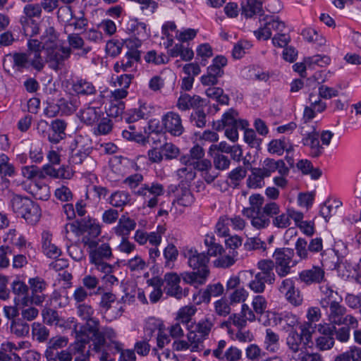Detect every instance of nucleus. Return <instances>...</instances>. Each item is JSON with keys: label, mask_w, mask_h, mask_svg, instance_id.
Returning <instances> with one entry per match:
<instances>
[{"label": "nucleus", "mask_w": 361, "mask_h": 361, "mask_svg": "<svg viewBox=\"0 0 361 361\" xmlns=\"http://www.w3.org/2000/svg\"><path fill=\"white\" fill-rule=\"evenodd\" d=\"M212 355L220 361H238L241 359L242 352L235 346L227 348V342L220 340L212 350Z\"/></svg>", "instance_id": "1a4fd4ad"}, {"label": "nucleus", "mask_w": 361, "mask_h": 361, "mask_svg": "<svg viewBox=\"0 0 361 361\" xmlns=\"http://www.w3.org/2000/svg\"><path fill=\"white\" fill-rule=\"evenodd\" d=\"M12 290L14 294L19 297H23V303L27 304L29 298L26 297L28 292L27 286L22 281H16L12 283Z\"/></svg>", "instance_id": "4d7b16f0"}, {"label": "nucleus", "mask_w": 361, "mask_h": 361, "mask_svg": "<svg viewBox=\"0 0 361 361\" xmlns=\"http://www.w3.org/2000/svg\"><path fill=\"white\" fill-rule=\"evenodd\" d=\"M260 21L264 23H261V26L257 30L255 31V35L258 39L267 40L271 37L272 30L280 32L285 29V23L279 20V18L267 16Z\"/></svg>", "instance_id": "423d86ee"}, {"label": "nucleus", "mask_w": 361, "mask_h": 361, "mask_svg": "<svg viewBox=\"0 0 361 361\" xmlns=\"http://www.w3.org/2000/svg\"><path fill=\"white\" fill-rule=\"evenodd\" d=\"M140 60V51H128L120 62H117L114 64V71L117 73L126 71L128 68L133 67L134 62H137Z\"/></svg>", "instance_id": "4be33fe9"}, {"label": "nucleus", "mask_w": 361, "mask_h": 361, "mask_svg": "<svg viewBox=\"0 0 361 361\" xmlns=\"http://www.w3.org/2000/svg\"><path fill=\"white\" fill-rule=\"evenodd\" d=\"M73 90L77 94H93L96 92V89L92 82L86 80H78L73 85Z\"/></svg>", "instance_id": "e433bc0d"}, {"label": "nucleus", "mask_w": 361, "mask_h": 361, "mask_svg": "<svg viewBox=\"0 0 361 361\" xmlns=\"http://www.w3.org/2000/svg\"><path fill=\"white\" fill-rule=\"evenodd\" d=\"M95 331H90L92 338V350L98 355L100 361H113L114 356L121 350V343L116 341V333L109 326L94 327Z\"/></svg>", "instance_id": "f257e3e1"}, {"label": "nucleus", "mask_w": 361, "mask_h": 361, "mask_svg": "<svg viewBox=\"0 0 361 361\" xmlns=\"http://www.w3.org/2000/svg\"><path fill=\"white\" fill-rule=\"evenodd\" d=\"M112 257V250L108 243H102L96 249L90 251V261L108 260Z\"/></svg>", "instance_id": "7c9ffc66"}, {"label": "nucleus", "mask_w": 361, "mask_h": 361, "mask_svg": "<svg viewBox=\"0 0 361 361\" xmlns=\"http://www.w3.org/2000/svg\"><path fill=\"white\" fill-rule=\"evenodd\" d=\"M130 195L124 191H117L110 197L109 203L115 207H123L129 203Z\"/></svg>", "instance_id": "a19ab883"}, {"label": "nucleus", "mask_w": 361, "mask_h": 361, "mask_svg": "<svg viewBox=\"0 0 361 361\" xmlns=\"http://www.w3.org/2000/svg\"><path fill=\"white\" fill-rule=\"evenodd\" d=\"M32 334L34 338L39 342L47 341L49 336V329L39 322H34L32 324Z\"/></svg>", "instance_id": "ea45409f"}, {"label": "nucleus", "mask_w": 361, "mask_h": 361, "mask_svg": "<svg viewBox=\"0 0 361 361\" xmlns=\"http://www.w3.org/2000/svg\"><path fill=\"white\" fill-rule=\"evenodd\" d=\"M135 226L136 223L133 219L123 215L119 219L118 224L115 228V231L117 235L126 238L130 231L135 228Z\"/></svg>", "instance_id": "c85d7f7f"}, {"label": "nucleus", "mask_w": 361, "mask_h": 361, "mask_svg": "<svg viewBox=\"0 0 361 361\" xmlns=\"http://www.w3.org/2000/svg\"><path fill=\"white\" fill-rule=\"evenodd\" d=\"M68 42L72 48L82 49L81 55H85L91 50L90 47H84L85 42L78 34H70L68 36Z\"/></svg>", "instance_id": "de8ad7c7"}, {"label": "nucleus", "mask_w": 361, "mask_h": 361, "mask_svg": "<svg viewBox=\"0 0 361 361\" xmlns=\"http://www.w3.org/2000/svg\"><path fill=\"white\" fill-rule=\"evenodd\" d=\"M294 251L290 248H278L273 255L274 259V267L277 275L283 278L288 275L291 271V268L294 267L298 262L294 260Z\"/></svg>", "instance_id": "7ed1b4c3"}, {"label": "nucleus", "mask_w": 361, "mask_h": 361, "mask_svg": "<svg viewBox=\"0 0 361 361\" xmlns=\"http://www.w3.org/2000/svg\"><path fill=\"white\" fill-rule=\"evenodd\" d=\"M88 331L80 329L75 331V340L69 346V350L74 354H82L87 353L86 346L90 344L92 336L90 337Z\"/></svg>", "instance_id": "f3484780"}, {"label": "nucleus", "mask_w": 361, "mask_h": 361, "mask_svg": "<svg viewBox=\"0 0 361 361\" xmlns=\"http://www.w3.org/2000/svg\"><path fill=\"white\" fill-rule=\"evenodd\" d=\"M16 349L15 345L8 342L2 344L0 349V361H21V358L12 350Z\"/></svg>", "instance_id": "f704fd0d"}, {"label": "nucleus", "mask_w": 361, "mask_h": 361, "mask_svg": "<svg viewBox=\"0 0 361 361\" xmlns=\"http://www.w3.org/2000/svg\"><path fill=\"white\" fill-rule=\"evenodd\" d=\"M29 284L30 285L32 294L29 300L31 303L36 305H41L46 298V295L44 293L46 289L45 281L38 277L30 279Z\"/></svg>", "instance_id": "dca6fc26"}, {"label": "nucleus", "mask_w": 361, "mask_h": 361, "mask_svg": "<svg viewBox=\"0 0 361 361\" xmlns=\"http://www.w3.org/2000/svg\"><path fill=\"white\" fill-rule=\"evenodd\" d=\"M301 35L309 42H315L319 45H322L325 42L324 38L318 34V32L312 28H306L302 30Z\"/></svg>", "instance_id": "5fc2aeb1"}, {"label": "nucleus", "mask_w": 361, "mask_h": 361, "mask_svg": "<svg viewBox=\"0 0 361 361\" xmlns=\"http://www.w3.org/2000/svg\"><path fill=\"white\" fill-rule=\"evenodd\" d=\"M188 259V266L199 272V274L208 276L209 270L208 267L209 257L204 252H198L196 250H189L185 253Z\"/></svg>", "instance_id": "0eeeda50"}, {"label": "nucleus", "mask_w": 361, "mask_h": 361, "mask_svg": "<svg viewBox=\"0 0 361 361\" xmlns=\"http://www.w3.org/2000/svg\"><path fill=\"white\" fill-rule=\"evenodd\" d=\"M202 102L203 100L200 96H191L185 93L181 94L179 97L177 106L179 109L185 111L190 108L199 107Z\"/></svg>", "instance_id": "b1692460"}, {"label": "nucleus", "mask_w": 361, "mask_h": 361, "mask_svg": "<svg viewBox=\"0 0 361 361\" xmlns=\"http://www.w3.org/2000/svg\"><path fill=\"white\" fill-rule=\"evenodd\" d=\"M262 11V4L257 0H247L246 2L242 4V14L247 18L255 14H260Z\"/></svg>", "instance_id": "473e14b6"}, {"label": "nucleus", "mask_w": 361, "mask_h": 361, "mask_svg": "<svg viewBox=\"0 0 361 361\" xmlns=\"http://www.w3.org/2000/svg\"><path fill=\"white\" fill-rule=\"evenodd\" d=\"M205 93L208 97L215 99L221 104H228L229 98L226 94H224L223 89L216 87H208Z\"/></svg>", "instance_id": "c03bdc74"}, {"label": "nucleus", "mask_w": 361, "mask_h": 361, "mask_svg": "<svg viewBox=\"0 0 361 361\" xmlns=\"http://www.w3.org/2000/svg\"><path fill=\"white\" fill-rule=\"evenodd\" d=\"M9 329L10 333L17 338H25L30 334V325L21 318L13 320Z\"/></svg>", "instance_id": "cd10ccee"}, {"label": "nucleus", "mask_w": 361, "mask_h": 361, "mask_svg": "<svg viewBox=\"0 0 361 361\" xmlns=\"http://www.w3.org/2000/svg\"><path fill=\"white\" fill-rule=\"evenodd\" d=\"M209 155L212 157L213 164L216 169L224 171L229 168L231 161L227 156L219 152L216 154L212 152V154H209Z\"/></svg>", "instance_id": "a18cd8bd"}, {"label": "nucleus", "mask_w": 361, "mask_h": 361, "mask_svg": "<svg viewBox=\"0 0 361 361\" xmlns=\"http://www.w3.org/2000/svg\"><path fill=\"white\" fill-rule=\"evenodd\" d=\"M238 113L231 109L228 111L226 112L222 118V123L224 127L231 126H240L242 129H244L248 123L245 120L238 119Z\"/></svg>", "instance_id": "2f4dec72"}, {"label": "nucleus", "mask_w": 361, "mask_h": 361, "mask_svg": "<svg viewBox=\"0 0 361 361\" xmlns=\"http://www.w3.org/2000/svg\"><path fill=\"white\" fill-rule=\"evenodd\" d=\"M224 292V286L220 283L207 286L202 293L204 302H209L212 297H216L221 295Z\"/></svg>", "instance_id": "49530a36"}, {"label": "nucleus", "mask_w": 361, "mask_h": 361, "mask_svg": "<svg viewBox=\"0 0 361 361\" xmlns=\"http://www.w3.org/2000/svg\"><path fill=\"white\" fill-rule=\"evenodd\" d=\"M116 296L111 292L103 293L101 295V300L99 303V307L104 310V313L107 314L112 307V304L115 302Z\"/></svg>", "instance_id": "6e6d98bb"}, {"label": "nucleus", "mask_w": 361, "mask_h": 361, "mask_svg": "<svg viewBox=\"0 0 361 361\" xmlns=\"http://www.w3.org/2000/svg\"><path fill=\"white\" fill-rule=\"evenodd\" d=\"M213 326L212 322L209 319L199 322L195 326V331L201 335L204 339L207 336Z\"/></svg>", "instance_id": "69168bd1"}, {"label": "nucleus", "mask_w": 361, "mask_h": 361, "mask_svg": "<svg viewBox=\"0 0 361 361\" xmlns=\"http://www.w3.org/2000/svg\"><path fill=\"white\" fill-rule=\"evenodd\" d=\"M164 186L159 183H152L149 186L145 185L135 191V194L145 198V204L150 208L156 207L158 204V197L163 195Z\"/></svg>", "instance_id": "9d476101"}, {"label": "nucleus", "mask_w": 361, "mask_h": 361, "mask_svg": "<svg viewBox=\"0 0 361 361\" xmlns=\"http://www.w3.org/2000/svg\"><path fill=\"white\" fill-rule=\"evenodd\" d=\"M318 331L322 336L316 341L317 346L322 350L331 349L335 344L334 337L335 326H331L328 324L319 325Z\"/></svg>", "instance_id": "4468645a"}, {"label": "nucleus", "mask_w": 361, "mask_h": 361, "mask_svg": "<svg viewBox=\"0 0 361 361\" xmlns=\"http://www.w3.org/2000/svg\"><path fill=\"white\" fill-rule=\"evenodd\" d=\"M265 283H267L265 279L256 274L254 279L250 282L249 287L255 293H260L264 291Z\"/></svg>", "instance_id": "338daca9"}, {"label": "nucleus", "mask_w": 361, "mask_h": 361, "mask_svg": "<svg viewBox=\"0 0 361 361\" xmlns=\"http://www.w3.org/2000/svg\"><path fill=\"white\" fill-rule=\"evenodd\" d=\"M77 314L83 321L85 322L80 329L85 331H92L94 330L96 325L99 324V321L95 317H94L95 311L92 305L87 303L79 304L77 307Z\"/></svg>", "instance_id": "f8f14e48"}, {"label": "nucleus", "mask_w": 361, "mask_h": 361, "mask_svg": "<svg viewBox=\"0 0 361 361\" xmlns=\"http://www.w3.org/2000/svg\"><path fill=\"white\" fill-rule=\"evenodd\" d=\"M31 202L29 198H23L20 195H14L11 200V206L13 211L18 216L23 214V211L27 208L28 204Z\"/></svg>", "instance_id": "37998d69"}, {"label": "nucleus", "mask_w": 361, "mask_h": 361, "mask_svg": "<svg viewBox=\"0 0 361 361\" xmlns=\"http://www.w3.org/2000/svg\"><path fill=\"white\" fill-rule=\"evenodd\" d=\"M46 62L49 64L51 68L57 71L63 61L70 56L71 49L64 47H51L46 49Z\"/></svg>", "instance_id": "9b49d317"}, {"label": "nucleus", "mask_w": 361, "mask_h": 361, "mask_svg": "<svg viewBox=\"0 0 361 361\" xmlns=\"http://www.w3.org/2000/svg\"><path fill=\"white\" fill-rule=\"evenodd\" d=\"M286 146V138L273 140L268 145V151L271 154H283Z\"/></svg>", "instance_id": "052dcab7"}, {"label": "nucleus", "mask_w": 361, "mask_h": 361, "mask_svg": "<svg viewBox=\"0 0 361 361\" xmlns=\"http://www.w3.org/2000/svg\"><path fill=\"white\" fill-rule=\"evenodd\" d=\"M82 140V136H78L75 140V148L72 149V154L70 158V161L73 164H80L86 159H90L88 157L90 148H84Z\"/></svg>", "instance_id": "aec40b11"}, {"label": "nucleus", "mask_w": 361, "mask_h": 361, "mask_svg": "<svg viewBox=\"0 0 361 361\" xmlns=\"http://www.w3.org/2000/svg\"><path fill=\"white\" fill-rule=\"evenodd\" d=\"M68 340L65 336H55L51 338L47 343V353L52 354L53 350L64 348L67 345Z\"/></svg>", "instance_id": "3c124183"}, {"label": "nucleus", "mask_w": 361, "mask_h": 361, "mask_svg": "<svg viewBox=\"0 0 361 361\" xmlns=\"http://www.w3.org/2000/svg\"><path fill=\"white\" fill-rule=\"evenodd\" d=\"M262 214L269 220L271 219L272 225L281 229H285L291 225L288 209L281 212L280 206L275 202L269 201L263 207Z\"/></svg>", "instance_id": "20e7f679"}, {"label": "nucleus", "mask_w": 361, "mask_h": 361, "mask_svg": "<svg viewBox=\"0 0 361 361\" xmlns=\"http://www.w3.org/2000/svg\"><path fill=\"white\" fill-rule=\"evenodd\" d=\"M260 169L266 177H269L272 173L276 171L281 176H286L289 172L288 168L283 160H274L270 158L264 159L263 166Z\"/></svg>", "instance_id": "a211bd4d"}, {"label": "nucleus", "mask_w": 361, "mask_h": 361, "mask_svg": "<svg viewBox=\"0 0 361 361\" xmlns=\"http://www.w3.org/2000/svg\"><path fill=\"white\" fill-rule=\"evenodd\" d=\"M326 109V104L323 101L319 102L316 106L311 108H305L304 109V118L305 119V123L307 121L312 120L315 117V113H322Z\"/></svg>", "instance_id": "bf43d9fd"}, {"label": "nucleus", "mask_w": 361, "mask_h": 361, "mask_svg": "<svg viewBox=\"0 0 361 361\" xmlns=\"http://www.w3.org/2000/svg\"><path fill=\"white\" fill-rule=\"evenodd\" d=\"M190 123L198 127L203 128L206 125V114L202 110H197L191 114L190 117Z\"/></svg>", "instance_id": "774afa93"}, {"label": "nucleus", "mask_w": 361, "mask_h": 361, "mask_svg": "<svg viewBox=\"0 0 361 361\" xmlns=\"http://www.w3.org/2000/svg\"><path fill=\"white\" fill-rule=\"evenodd\" d=\"M20 22L26 36L32 37L39 33V25L34 19L20 18Z\"/></svg>", "instance_id": "58836bf2"}, {"label": "nucleus", "mask_w": 361, "mask_h": 361, "mask_svg": "<svg viewBox=\"0 0 361 361\" xmlns=\"http://www.w3.org/2000/svg\"><path fill=\"white\" fill-rule=\"evenodd\" d=\"M13 61V68L17 71H21L24 68L29 67L30 61L28 56L25 53H15L12 56Z\"/></svg>", "instance_id": "864d4df0"}, {"label": "nucleus", "mask_w": 361, "mask_h": 361, "mask_svg": "<svg viewBox=\"0 0 361 361\" xmlns=\"http://www.w3.org/2000/svg\"><path fill=\"white\" fill-rule=\"evenodd\" d=\"M227 64V59L223 56H217L213 59V63L207 68V73L217 78H221L224 72L223 67Z\"/></svg>", "instance_id": "72a5a7b5"}, {"label": "nucleus", "mask_w": 361, "mask_h": 361, "mask_svg": "<svg viewBox=\"0 0 361 361\" xmlns=\"http://www.w3.org/2000/svg\"><path fill=\"white\" fill-rule=\"evenodd\" d=\"M257 267L260 270L257 273L262 278L265 279L267 283L273 284L276 280V275L274 272V262L271 259H262L257 263Z\"/></svg>", "instance_id": "412c9836"}, {"label": "nucleus", "mask_w": 361, "mask_h": 361, "mask_svg": "<svg viewBox=\"0 0 361 361\" xmlns=\"http://www.w3.org/2000/svg\"><path fill=\"white\" fill-rule=\"evenodd\" d=\"M244 140L251 147L259 149L262 140L258 138L255 132L252 129H246L244 133Z\"/></svg>", "instance_id": "e2e57ef3"}, {"label": "nucleus", "mask_w": 361, "mask_h": 361, "mask_svg": "<svg viewBox=\"0 0 361 361\" xmlns=\"http://www.w3.org/2000/svg\"><path fill=\"white\" fill-rule=\"evenodd\" d=\"M325 271L323 269L317 266H313L312 268L305 269L298 274V280L307 286L320 283L324 279Z\"/></svg>", "instance_id": "2eb2a0df"}, {"label": "nucleus", "mask_w": 361, "mask_h": 361, "mask_svg": "<svg viewBox=\"0 0 361 361\" xmlns=\"http://www.w3.org/2000/svg\"><path fill=\"white\" fill-rule=\"evenodd\" d=\"M300 134L303 136L302 143L310 148V154L312 157H319L324 152V147L320 144L319 133L314 126H305L301 127Z\"/></svg>", "instance_id": "39448f33"}, {"label": "nucleus", "mask_w": 361, "mask_h": 361, "mask_svg": "<svg viewBox=\"0 0 361 361\" xmlns=\"http://www.w3.org/2000/svg\"><path fill=\"white\" fill-rule=\"evenodd\" d=\"M161 122L166 131L174 136H180L184 131L180 116L177 113L168 112L162 117Z\"/></svg>", "instance_id": "ddd939ff"}, {"label": "nucleus", "mask_w": 361, "mask_h": 361, "mask_svg": "<svg viewBox=\"0 0 361 361\" xmlns=\"http://www.w3.org/2000/svg\"><path fill=\"white\" fill-rule=\"evenodd\" d=\"M44 322L50 326L63 327L66 325V320L59 316V312L51 308H45L42 312Z\"/></svg>", "instance_id": "bb28decb"}, {"label": "nucleus", "mask_w": 361, "mask_h": 361, "mask_svg": "<svg viewBox=\"0 0 361 361\" xmlns=\"http://www.w3.org/2000/svg\"><path fill=\"white\" fill-rule=\"evenodd\" d=\"M101 111L99 108L88 106L80 111L78 116L85 124L92 125L99 121Z\"/></svg>", "instance_id": "393cba45"}, {"label": "nucleus", "mask_w": 361, "mask_h": 361, "mask_svg": "<svg viewBox=\"0 0 361 361\" xmlns=\"http://www.w3.org/2000/svg\"><path fill=\"white\" fill-rule=\"evenodd\" d=\"M164 291L166 295L174 297L178 300L188 295L189 289H183L180 286V277L174 272L166 273L164 276Z\"/></svg>", "instance_id": "6e6552de"}, {"label": "nucleus", "mask_w": 361, "mask_h": 361, "mask_svg": "<svg viewBox=\"0 0 361 361\" xmlns=\"http://www.w3.org/2000/svg\"><path fill=\"white\" fill-rule=\"evenodd\" d=\"M42 250L44 253L50 258H57L61 255L60 250L51 243V234L47 231L42 233Z\"/></svg>", "instance_id": "a878e982"}, {"label": "nucleus", "mask_w": 361, "mask_h": 361, "mask_svg": "<svg viewBox=\"0 0 361 361\" xmlns=\"http://www.w3.org/2000/svg\"><path fill=\"white\" fill-rule=\"evenodd\" d=\"M265 348L268 351L274 353L279 348V336L271 329L266 330V336L264 338Z\"/></svg>", "instance_id": "c9c22d12"}, {"label": "nucleus", "mask_w": 361, "mask_h": 361, "mask_svg": "<svg viewBox=\"0 0 361 361\" xmlns=\"http://www.w3.org/2000/svg\"><path fill=\"white\" fill-rule=\"evenodd\" d=\"M265 177L266 176H264L260 168H254L252 169L251 175L247 178V185L252 188H262Z\"/></svg>", "instance_id": "4c0bfd02"}, {"label": "nucleus", "mask_w": 361, "mask_h": 361, "mask_svg": "<svg viewBox=\"0 0 361 361\" xmlns=\"http://www.w3.org/2000/svg\"><path fill=\"white\" fill-rule=\"evenodd\" d=\"M196 310L193 305L185 306L179 310L178 317L183 324H187L190 322L191 317L195 314Z\"/></svg>", "instance_id": "0e129e2a"}, {"label": "nucleus", "mask_w": 361, "mask_h": 361, "mask_svg": "<svg viewBox=\"0 0 361 361\" xmlns=\"http://www.w3.org/2000/svg\"><path fill=\"white\" fill-rule=\"evenodd\" d=\"M249 203L250 207L243 209V214L252 219L251 224L255 228L257 229L267 228L271 224V220L265 218L262 214L264 197L259 194L252 195L249 197Z\"/></svg>", "instance_id": "f03ea898"}, {"label": "nucleus", "mask_w": 361, "mask_h": 361, "mask_svg": "<svg viewBox=\"0 0 361 361\" xmlns=\"http://www.w3.org/2000/svg\"><path fill=\"white\" fill-rule=\"evenodd\" d=\"M43 173L45 175L57 178H70L71 177V172L66 171L63 167L56 169L51 166L47 165L43 167Z\"/></svg>", "instance_id": "603ef678"}, {"label": "nucleus", "mask_w": 361, "mask_h": 361, "mask_svg": "<svg viewBox=\"0 0 361 361\" xmlns=\"http://www.w3.org/2000/svg\"><path fill=\"white\" fill-rule=\"evenodd\" d=\"M20 216L25 219L28 224H35L39 221L41 216V210L39 205L31 200Z\"/></svg>", "instance_id": "c756f323"}, {"label": "nucleus", "mask_w": 361, "mask_h": 361, "mask_svg": "<svg viewBox=\"0 0 361 361\" xmlns=\"http://www.w3.org/2000/svg\"><path fill=\"white\" fill-rule=\"evenodd\" d=\"M321 298L319 304L322 309L327 310L333 302H337L338 298V293L334 291L330 286L325 285L320 286Z\"/></svg>", "instance_id": "5701e85b"}, {"label": "nucleus", "mask_w": 361, "mask_h": 361, "mask_svg": "<svg viewBox=\"0 0 361 361\" xmlns=\"http://www.w3.org/2000/svg\"><path fill=\"white\" fill-rule=\"evenodd\" d=\"M302 341V336L293 330L290 331L286 338V343L293 353L299 351Z\"/></svg>", "instance_id": "8fccbe9b"}, {"label": "nucleus", "mask_w": 361, "mask_h": 361, "mask_svg": "<svg viewBox=\"0 0 361 361\" xmlns=\"http://www.w3.org/2000/svg\"><path fill=\"white\" fill-rule=\"evenodd\" d=\"M183 280L190 285H201L203 284L207 278V276L199 274V272L193 270V271H185L180 274Z\"/></svg>", "instance_id": "79ce46f5"}, {"label": "nucleus", "mask_w": 361, "mask_h": 361, "mask_svg": "<svg viewBox=\"0 0 361 361\" xmlns=\"http://www.w3.org/2000/svg\"><path fill=\"white\" fill-rule=\"evenodd\" d=\"M23 13L25 16H22L20 18L33 19L35 17L39 18L42 14L41 6L38 4H27L23 8Z\"/></svg>", "instance_id": "680f3d73"}, {"label": "nucleus", "mask_w": 361, "mask_h": 361, "mask_svg": "<svg viewBox=\"0 0 361 361\" xmlns=\"http://www.w3.org/2000/svg\"><path fill=\"white\" fill-rule=\"evenodd\" d=\"M326 310L331 326L342 325V319H343L347 312V309L345 306L338 301L337 302H333Z\"/></svg>", "instance_id": "6ab92c4d"}, {"label": "nucleus", "mask_w": 361, "mask_h": 361, "mask_svg": "<svg viewBox=\"0 0 361 361\" xmlns=\"http://www.w3.org/2000/svg\"><path fill=\"white\" fill-rule=\"evenodd\" d=\"M195 329L194 331H190L188 334V340L190 342V346L191 347V351L195 352L201 350L202 343L204 340V338L201 336V335H197Z\"/></svg>", "instance_id": "13d9d810"}, {"label": "nucleus", "mask_w": 361, "mask_h": 361, "mask_svg": "<svg viewBox=\"0 0 361 361\" xmlns=\"http://www.w3.org/2000/svg\"><path fill=\"white\" fill-rule=\"evenodd\" d=\"M308 68L313 69L315 65L324 67L331 63V58L327 55H315L305 59Z\"/></svg>", "instance_id": "09e8293b"}]
</instances>
